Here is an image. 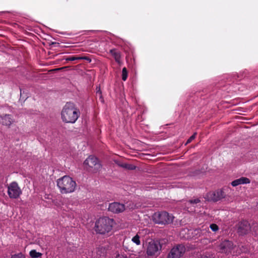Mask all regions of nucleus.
Wrapping results in <instances>:
<instances>
[{
  "label": "nucleus",
  "mask_w": 258,
  "mask_h": 258,
  "mask_svg": "<svg viewBox=\"0 0 258 258\" xmlns=\"http://www.w3.org/2000/svg\"><path fill=\"white\" fill-rule=\"evenodd\" d=\"M80 115L79 109L74 103L71 102L65 104L61 112V119L66 123H75Z\"/></svg>",
  "instance_id": "nucleus-1"
},
{
  "label": "nucleus",
  "mask_w": 258,
  "mask_h": 258,
  "mask_svg": "<svg viewBox=\"0 0 258 258\" xmlns=\"http://www.w3.org/2000/svg\"><path fill=\"white\" fill-rule=\"evenodd\" d=\"M57 185L61 194H66L74 192L77 184L72 178L65 175L57 179Z\"/></svg>",
  "instance_id": "nucleus-2"
},
{
  "label": "nucleus",
  "mask_w": 258,
  "mask_h": 258,
  "mask_svg": "<svg viewBox=\"0 0 258 258\" xmlns=\"http://www.w3.org/2000/svg\"><path fill=\"white\" fill-rule=\"evenodd\" d=\"M113 222L112 219L107 217L100 218L95 223V230L100 234L108 233L112 228Z\"/></svg>",
  "instance_id": "nucleus-3"
},
{
  "label": "nucleus",
  "mask_w": 258,
  "mask_h": 258,
  "mask_svg": "<svg viewBox=\"0 0 258 258\" xmlns=\"http://www.w3.org/2000/svg\"><path fill=\"white\" fill-rule=\"evenodd\" d=\"M162 248L160 240L151 239L146 244V252L148 256H158L161 252Z\"/></svg>",
  "instance_id": "nucleus-4"
},
{
  "label": "nucleus",
  "mask_w": 258,
  "mask_h": 258,
  "mask_svg": "<svg viewBox=\"0 0 258 258\" xmlns=\"http://www.w3.org/2000/svg\"><path fill=\"white\" fill-rule=\"evenodd\" d=\"M153 221L159 224H168L173 221V217L166 212H158L153 215Z\"/></svg>",
  "instance_id": "nucleus-5"
},
{
  "label": "nucleus",
  "mask_w": 258,
  "mask_h": 258,
  "mask_svg": "<svg viewBox=\"0 0 258 258\" xmlns=\"http://www.w3.org/2000/svg\"><path fill=\"white\" fill-rule=\"evenodd\" d=\"M224 189H218L215 191H210L208 192L205 199L210 202H217L224 198L226 197V194L224 191Z\"/></svg>",
  "instance_id": "nucleus-6"
},
{
  "label": "nucleus",
  "mask_w": 258,
  "mask_h": 258,
  "mask_svg": "<svg viewBox=\"0 0 258 258\" xmlns=\"http://www.w3.org/2000/svg\"><path fill=\"white\" fill-rule=\"evenodd\" d=\"M8 194L11 199H17L22 194V190L17 182L13 181L8 185Z\"/></svg>",
  "instance_id": "nucleus-7"
},
{
  "label": "nucleus",
  "mask_w": 258,
  "mask_h": 258,
  "mask_svg": "<svg viewBox=\"0 0 258 258\" xmlns=\"http://www.w3.org/2000/svg\"><path fill=\"white\" fill-rule=\"evenodd\" d=\"M185 251V247L182 244H178L173 247L169 252L168 258H180Z\"/></svg>",
  "instance_id": "nucleus-8"
},
{
  "label": "nucleus",
  "mask_w": 258,
  "mask_h": 258,
  "mask_svg": "<svg viewBox=\"0 0 258 258\" xmlns=\"http://www.w3.org/2000/svg\"><path fill=\"white\" fill-rule=\"evenodd\" d=\"M85 165L93 168L94 171H97L101 168V165L99 163L98 158L93 156H90L84 161Z\"/></svg>",
  "instance_id": "nucleus-9"
},
{
  "label": "nucleus",
  "mask_w": 258,
  "mask_h": 258,
  "mask_svg": "<svg viewBox=\"0 0 258 258\" xmlns=\"http://www.w3.org/2000/svg\"><path fill=\"white\" fill-rule=\"evenodd\" d=\"M251 229L250 224L246 220L240 221L237 226V232L239 235L247 234Z\"/></svg>",
  "instance_id": "nucleus-10"
},
{
  "label": "nucleus",
  "mask_w": 258,
  "mask_h": 258,
  "mask_svg": "<svg viewBox=\"0 0 258 258\" xmlns=\"http://www.w3.org/2000/svg\"><path fill=\"white\" fill-rule=\"evenodd\" d=\"M233 248V244L232 241L226 240L222 241L220 245V252L225 253H229Z\"/></svg>",
  "instance_id": "nucleus-11"
},
{
  "label": "nucleus",
  "mask_w": 258,
  "mask_h": 258,
  "mask_svg": "<svg viewBox=\"0 0 258 258\" xmlns=\"http://www.w3.org/2000/svg\"><path fill=\"white\" fill-rule=\"evenodd\" d=\"M108 210L114 213L122 212L125 210V206L123 204L118 202H114L109 204Z\"/></svg>",
  "instance_id": "nucleus-12"
},
{
  "label": "nucleus",
  "mask_w": 258,
  "mask_h": 258,
  "mask_svg": "<svg viewBox=\"0 0 258 258\" xmlns=\"http://www.w3.org/2000/svg\"><path fill=\"white\" fill-rule=\"evenodd\" d=\"M1 123L3 125L10 127L11 125L14 122V119L11 114H3L0 115Z\"/></svg>",
  "instance_id": "nucleus-13"
},
{
  "label": "nucleus",
  "mask_w": 258,
  "mask_h": 258,
  "mask_svg": "<svg viewBox=\"0 0 258 258\" xmlns=\"http://www.w3.org/2000/svg\"><path fill=\"white\" fill-rule=\"evenodd\" d=\"M250 182V180L249 178L245 177H241L232 181L231 184L232 186L235 187L240 184H248Z\"/></svg>",
  "instance_id": "nucleus-14"
},
{
  "label": "nucleus",
  "mask_w": 258,
  "mask_h": 258,
  "mask_svg": "<svg viewBox=\"0 0 258 258\" xmlns=\"http://www.w3.org/2000/svg\"><path fill=\"white\" fill-rule=\"evenodd\" d=\"M110 53L113 56L115 61L119 64L121 63L120 60V53L116 49H111L109 51Z\"/></svg>",
  "instance_id": "nucleus-15"
},
{
  "label": "nucleus",
  "mask_w": 258,
  "mask_h": 258,
  "mask_svg": "<svg viewBox=\"0 0 258 258\" xmlns=\"http://www.w3.org/2000/svg\"><path fill=\"white\" fill-rule=\"evenodd\" d=\"M119 166L123 168H125V169H126L128 170H135L136 168V166H135L134 165L131 164L121 163V164H119Z\"/></svg>",
  "instance_id": "nucleus-16"
},
{
  "label": "nucleus",
  "mask_w": 258,
  "mask_h": 258,
  "mask_svg": "<svg viewBox=\"0 0 258 258\" xmlns=\"http://www.w3.org/2000/svg\"><path fill=\"white\" fill-rule=\"evenodd\" d=\"M29 254L32 258H38L42 255V253L33 249L30 251Z\"/></svg>",
  "instance_id": "nucleus-17"
},
{
  "label": "nucleus",
  "mask_w": 258,
  "mask_h": 258,
  "mask_svg": "<svg viewBox=\"0 0 258 258\" xmlns=\"http://www.w3.org/2000/svg\"><path fill=\"white\" fill-rule=\"evenodd\" d=\"M128 76V73L126 68L124 67L122 70L121 78L123 81L126 80Z\"/></svg>",
  "instance_id": "nucleus-18"
},
{
  "label": "nucleus",
  "mask_w": 258,
  "mask_h": 258,
  "mask_svg": "<svg viewBox=\"0 0 258 258\" xmlns=\"http://www.w3.org/2000/svg\"><path fill=\"white\" fill-rule=\"evenodd\" d=\"M140 236L138 234H136L135 236H134L132 238V241L134 243L136 244V245H139L141 244V241H140Z\"/></svg>",
  "instance_id": "nucleus-19"
},
{
  "label": "nucleus",
  "mask_w": 258,
  "mask_h": 258,
  "mask_svg": "<svg viewBox=\"0 0 258 258\" xmlns=\"http://www.w3.org/2000/svg\"><path fill=\"white\" fill-rule=\"evenodd\" d=\"M251 228L252 230L256 234H258V223H253Z\"/></svg>",
  "instance_id": "nucleus-20"
},
{
  "label": "nucleus",
  "mask_w": 258,
  "mask_h": 258,
  "mask_svg": "<svg viewBox=\"0 0 258 258\" xmlns=\"http://www.w3.org/2000/svg\"><path fill=\"white\" fill-rule=\"evenodd\" d=\"M11 258H25V256L22 252H19L11 255Z\"/></svg>",
  "instance_id": "nucleus-21"
},
{
  "label": "nucleus",
  "mask_w": 258,
  "mask_h": 258,
  "mask_svg": "<svg viewBox=\"0 0 258 258\" xmlns=\"http://www.w3.org/2000/svg\"><path fill=\"white\" fill-rule=\"evenodd\" d=\"M210 228L214 232H216L219 230V227L216 224H211L210 226Z\"/></svg>",
  "instance_id": "nucleus-22"
},
{
  "label": "nucleus",
  "mask_w": 258,
  "mask_h": 258,
  "mask_svg": "<svg viewBox=\"0 0 258 258\" xmlns=\"http://www.w3.org/2000/svg\"><path fill=\"white\" fill-rule=\"evenodd\" d=\"M197 136V133H195L186 141V145L190 143L192 140H194Z\"/></svg>",
  "instance_id": "nucleus-23"
},
{
  "label": "nucleus",
  "mask_w": 258,
  "mask_h": 258,
  "mask_svg": "<svg viewBox=\"0 0 258 258\" xmlns=\"http://www.w3.org/2000/svg\"><path fill=\"white\" fill-rule=\"evenodd\" d=\"M64 59L66 61H74V60H76V58L75 56H72L67 57Z\"/></svg>",
  "instance_id": "nucleus-24"
},
{
  "label": "nucleus",
  "mask_w": 258,
  "mask_h": 258,
  "mask_svg": "<svg viewBox=\"0 0 258 258\" xmlns=\"http://www.w3.org/2000/svg\"><path fill=\"white\" fill-rule=\"evenodd\" d=\"M189 202L191 204H198L200 202V200L199 199H192V200H189Z\"/></svg>",
  "instance_id": "nucleus-25"
},
{
  "label": "nucleus",
  "mask_w": 258,
  "mask_h": 258,
  "mask_svg": "<svg viewBox=\"0 0 258 258\" xmlns=\"http://www.w3.org/2000/svg\"><path fill=\"white\" fill-rule=\"evenodd\" d=\"M96 94L100 95V97L101 98L102 97V96H101L102 92L101 91V89H100V86H97L96 87Z\"/></svg>",
  "instance_id": "nucleus-26"
},
{
  "label": "nucleus",
  "mask_w": 258,
  "mask_h": 258,
  "mask_svg": "<svg viewBox=\"0 0 258 258\" xmlns=\"http://www.w3.org/2000/svg\"><path fill=\"white\" fill-rule=\"evenodd\" d=\"M82 60H87L89 62H91L92 61V60L90 58H89V57L86 56H82Z\"/></svg>",
  "instance_id": "nucleus-27"
},
{
  "label": "nucleus",
  "mask_w": 258,
  "mask_h": 258,
  "mask_svg": "<svg viewBox=\"0 0 258 258\" xmlns=\"http://www.w3.org/2000/svg\"><path fill=\"white\" fill-rule=\"evenodd\" d=\"M204 230H201L200 229H196L195 230V232H197V234H199V236L201 235V234H203V232H204Z\"/></svg>",
  "instance_id": "nucleus-28"
},
{
  "label": "nucleus",
  "mask_w": 258,
  "mask_h": 258,
  "mask_svg": "<svg viewBox=\"0 0 258 258\" xmlns=\"http://www.w3.org/2000/svg\"><path fill=\"white\" fill-rule=\"evenodd\" d=\"M115 258H127L125 255L123 254H117Z\"/></svg>",
  "instance_id": "nucleus-29"
},
{
  "label": "nucleus",
  "mask_w": 258,
  "mask_h": 258,
  "mask_svg": "<svg viewBox=\"0 0 258 258\" xmlns=\"http://www.w3.org/2000/svg\"><path fill=\"white\" fill-rule=\"evenodd\" d=\"M76 60H82V56H75Z\"/></svg>",
  "instance_id": "nucleus-30"
},
{
  "label": "nucleus",
  "mask_w": 258,
  "mask_h": 258,
  "mask_svg": "<svg viewBox=\"0 0 258 258\" xmlns=\"http://www.w3.org/2000/svg\"><path fill=\"white\" fill-rule=\"evenodd\" d=\"M20 94L21 95L22 94V90H21V89H20Z\"/></svg>",
  "instance_id": "nucleus-31"
}]
</instances>
